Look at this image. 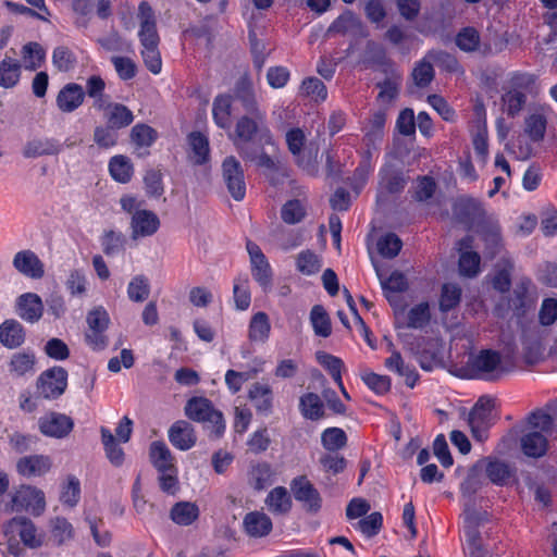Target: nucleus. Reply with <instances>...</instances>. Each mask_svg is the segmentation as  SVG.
I'll use <instances>...</instances> for the list:
<instances>
[{"instance_id":"nucleus-27","label":"nucleus","mask_w":557,"mask_h":557,"mask_svg":"<svg viewBox=\"0 0 557 557\" xmlns=\"http://www.w3.org/2000/svg\"><path fill=\"white\" fill-rule=\"evenodd\" d=\"M25 342V330L23 325L13 319L5 320L0 325V343L7 348L20 347Z\"/></svg>"},{"instance_id":"nucleus-61","label":"nucleus","mask_w":557,"mask_h":557,"mask_svg":"<svg viewBox=\"0 0 557 557\" xmlns=\"http://www.w3.org/2000/svg\"><path fill=\"white\" fill-rule=\"evenodd\" d=\"M273 237L283 250H290L300 246L304 242V236L300 231L284 232V230L275 231Z\"/></svg>"},{"instance_id":"nucleus-60","label":"nucleus","mask_w":557,"mask_h":557,"mask_svg":"<svg viewBox=\"0 0 557 557\" xmlns=\"http://www.w3.org/2000/svg\"><path fill=\"white\" fill-rule=\"evenodd\" d=\"M401 246L403 243L400 238L393 233L382 236L377 242V250L380 255L388 259L396 257L399 253Z\"/></svg>"},{"instance_id":"nucleus-31","label":"nucleus","mask_w":557,"mask_h":557,"mask_svg":"<svg viewBox=\"0 0 557 557\" xmlns=\"http://www.w3.org/2000/svg\"><path fill=\"white\" fill-rule=\"evenodd\" d=\"M385 367L389 371L396 372L398 375L405 377V383L409 387H413L418 381V373L414 368L405 364L404 359L399 351L392 350L391 357L385 360Z\"/></svg>"},{"instance_id":"nucleus-59","label":"nucleus","mask_w":557,"mask_h":557,"mask_svg":"<svg viewBox=\"0 0 557 557\" xmlns=\"http://www.w3.org/2000/svg\"><path fill=\"white\" fill-rule=\"evenodd\" d=\"M157 138V132L147 124H136L131 131V139L137 147H149Z\"/></svg>"},{"instance_id":"nucleus-30","label":"nucleus","mask_w":557,"mask_h":557,"mask_svg":"<svg viewBox=\"0 0 557 557\" xmlns=\"http://www.w3.org/2000/svg\"><path fill=\"white\" fill-rule=\"evenodd\" d=\"M249 399L253 403L258 412L269 414L273 406V392L269 384L255 383L248 392Z\"/></svg>"},{"instance_id":"nucleus-8","label":"nucleus","mask_w":557,"mask_h":557,"mask_svg":"<svg viewBox=\"0 0 557 557\" xmlns=\"http://www.w3.org/2000/svg\"><path fill=\"white\" fill-rule=\"evenodd\" d=\"M37 391L47 399L59 398L67 386V372L62 367H53L44 371L37 379Z\"/></svg>"},{"instance_id":"nucleus-63","label":"nucleus","mask_w":557,"mask_h":557,"mask_svg":"<svg viewBox=\"0 0 557 557\" xmlns=\"http://www.w3.org/2000/svg\"><path fill=\"white\" fill-rule=\"evenodd\" d=\"M250 263L253 278L264 288L270 286L272 282V271L267 258L263 257Z\"/></svg>"},{"instance_id":"nucleus-57","label":"nucleus","mask_w":557,"mask_h":557,"mask_svg":"<svg viewBox=\"0 0 557 557\" xmlns=\"http://www.w3.org/2000/svg\"><path fill=\"white\" fill-rule=\"evenodd\" d=\"M483 485V472L478 469V462L470 469L466 480L461 483L462 496L471 498Z\"/></svg>"},{"instance_id":"nucleus-2","label":"nucleus","mask_w":557,"mask_h":557,"mask_svg":"<svg viewBox=\"0 0 557 557\" xmlns=\"http://www.w3.org/2000/svg\"><path fill=\"white\" fill-rule=\"evenodd\" d=\"M122 210L131 215L129 230L134 240L154 235L160 227L159 216L144 208V201L133 195H123L120 198Z\"/></svg>"},{"instance_id":"nucleus-1","label":"nucleus","mask_w":557,"mask_h":557,"mask_svg":"<svg viewBox=\"0 0 557 557\" xmlns=\"http://www.w3.org/2000/svg\"><path fill=\"white\" fill-rule=\"evenodd\" d=\"M44 536L38 533L34 523L25 518H13L3 527V541L8 554L20 556L23 545L29 548H37L42 545Z\"/></svg>"},{"instance_id":"nucleus-32","label":"nucleus","mask_w":557,"mask_h":557,"mask_svg":"<svg viewBox=\"0 0 557 557\" xmlns=\"http://www.w3.org/2000/svg\"><path fill=\"white\" fill-rule=\"evenodd\" d=\"M271 323L265 312L255 313L249 322L248 338L256 343H265L270 336Z\"/></svg>"},{"instance_id":"nucleus-9","label":"nucleus","mask_w":557,"mask_h":557,"mask_svg":"<svg viewBox=\"0 0 557 557\" xmlns=\"http://www.w3.org/2000/svg\"><path fill=\"white\" fill-rule=\"evenodd\" d=\"M223 182L234 200L240 201L246 195L245 174L240 162L230 156L222 162Z\"/></svg>"},{"instance_id":"nucleus-54","label":"nucleus","mask_w":557,"mask_h":557,"mask_svg":"<svg viewBox=\"0 0 557 557\" xmlns=\"http://www.w3.org/2000/svg\"><path fill=\"white\" fill-rule=\"evenodd\" d=\"M323 447L329 451H336L346 446V433L339 428H329L321 435Z\"/></svg>"},{"instance_id":"nucleus-14","label":"nucleus","mask_w":557,"mask_h":557,"mask_svg":"<svg viewBox=\"0 0 557 557\" xmlns=\"http://www.w3.org/2000/svg\"><path fill=\"white\" fill-rule=\"evenodd\" d=\"M38 423L39 430L42 434L55 438H63L67 436L74 428L73 419L59 412L45 414L39 419Z\"/></svg>"},{"instance_id":"nucleus-35","label":"nucleus","mask_w":557,"mask_h":557,"mask_svg":"<svg viewBox=\"0 0 557 557\" xmlns=\"http://www.w3.org/2000/svg\"><path fill=\"white\" fill-rule=\"evenodd\" d=\"M381 285L386 299L392 306L397 305L398 294L408 288L406 276L398 271L393 272L388 278L381 280Z\"/></svg>"},{"instance_id":"nucleus-15","label":"nucleus","mask_w":557,"mask_h":557,"mask_svg":"<svg viewBox=\"0 0 557 557\" xmlns=\"http://www.w3.org/2000/svg\"><path fill=\"white\" fill-rule=\"evenodd\" d=\"M12 264L14 269L26 277L40 280L45 275V264L30 249L17 251Z\"/></svg>"},{"instance_id":"nucleus-16","label":"nucleus","mask_w":557,"mask_h":557,"mask_svg":"<svg viewBox=\"0 0 557 557\" xmlns=\"http://www.w3.org/2000/svg\"><path fill=\"white\" fill-rule=\"evenodd\" d=\"M473 238L466 236L457 243V249L460 252L459 272L463 276L474 277L480 272L481 258L478 252L471 251Z\"/></svg>"},{"instance_id":"nucleus-53","label":"nucleus","mask_w":557,"mask_h":557,"mask_svg":"<svg viewBox=\"0 0 557 557\" xmlns=\"http://www.w3.org/2000/svg\"><path fill=\"white\" fill-rule=\"evenodd\" d=\"M150 294L149 281L144 275L134 276L127 286V295L132 301L143 302Z\"/></svg>"},{"instance_id":"nucleus-24","label":"nucleus","mask_w":557,"mask_h":557,"mask_svg":"<svg viewBox=\"0 0 557 557\" xmlns=\"http://www.w3.org/2000/svg\"><path fill=\"white\" fill-rule=\"evenodd\" d=\"M107 124L115 129L125 128L134 121L133 112L122 103L103 104Z\"/></svg>"},{"instance_id":"nucleus-7","label":"nucleus","mask_w":557,"mask_h":557,"mask_svg":"<svg viewBox=\"0 0 557 557\" xmlns=\"http://www.w3.org/2000/svg\"><path fill=\"white\" fill-rule=\"evenodd\" d=\"M494 399L488 396H482L478 399L469 413L468 423L472 435L483 441L486 437V430L493 422Z\"/></svg>"},{"instance_id":"nucleus-48","label":"nucleus","mask_w":557,"mask_h":557,"mask_svg":"<svg viewBox=\"0 0 557 557\" xmlns=\"http://www.w3.org/2000/svg\"><path fill=\"white\" fill-rule=\"evenodd\" d=\"M299 94L300 96L310 98L315 102H322L327 97V89L321 79L317 77H307L300 85Z\"/></svg>"},{"instance_id":"nucleus-6","label":"nucleus","mask_w":557,"mask_h":557,"mask_svg":"<svg viewBox=\"0 0 557 557\" xmlns=\"http://www.w3.org/2000/svg\"><path fill=\"white\" fill-rule=\"evenodd\" d=\"M263 123L264 119H258L247 113L237 120L234 133L228 134L238 153L244 159H252L247 144L252 140L258 132L263 133L265 144H272V135L268 128L263 127Z\"/></svg>"},{"instance_id":"nucleus-18","label":"nucleus","mask_w":557,"mask_h":557,"mask_svg":"<svg viewBox=\"0 0 557 557\" xmlns=\"http://www.w3.org/2000/svg\"><path fill=\"white\" fill-rule=\"evenodd\" d=\"M478 469L496 485H505L511 476L509 465L494 457H486L478 461Z\"/></svg>"},{"instance_id":"nucleus-25","label":"nucleus","mask_w":557,"mask_h":557,"mask_svg":"<svg viewBox=\"0 0 557 557\" xmlns=\"http://www.w3.org/2000/svg\"><path fill=\"white\" fill-rule=\"evenodd\" d=\"M521 449L528 457L540 458L548 448L547 435L537 431H527L521 440Z\"/></svg>"},{"instance_id":"nucleus-62","label":"nucleus","mask_w":557,"mask_h":557,"mask_svg":"<svg viewBox=\"0 0 557 557\" xmlns=\"http://www.w3.org/2000/svg\"><path fill=\"white\" fill-rule=\"evenodd\" d=\"M528 431H537L542 434H549L553 426V419L544 411L537 410L528 417Z\"/></svg>"},{"instance_id":"nucleus-55","label":"nucleus","mask_w":557,"mask_h":557,"mask_svg":"<svg viewBox=\"0 0 557 557\" xmlns=\"http://www.w3.org/2000/svg\"><path fill=\"white\" fill-rule=\"evenodd\" d=\"M104 88H106V83L98 75L90 76L86 82L85 96L88 95V97L94 99V107L98 110L103 109Z\"/></svg>"},{"instance_id":"nucleus-5","label":"nucleus","mask_w":557,"mask_h":557,"mask_svg":"<svg viewBox=\"0 0 557 557\" xmlns=\"http://www.w3.org/2000/svg\"><path fill=\"white\" fill-rule=\"evenodd\" d=\"M472 379L495 381L508 372L502 355L493 349H482L471 355L467 362Z\"/></svg>"},{"instance_id":"nucleus-40","label":"nucleus","mask_w":557,"mask_h":557,"mask_svg":"<svg viewBox=\"0 0 557 557\" xmlns=\"http://www.w3.org/2000/svg\"><path fill=\"white\" fill-rule=\"evenodd\" d=\"M64 286L72 297H84L88 289V280L83 269H72L64 281Z\"/></svg>"},{"instance_id":"nucleus-46","label":"nucleus","mask_w":557,"mask_h":557,"mask_svg":"<svg viewBox=\"0 0 557 557\" xmlns=\"http://www.w3.org/2000/svg\"><path fill=\"white\" fill-rule=\"evenodd\" d=\"M272 475L271 466L267 462H260L251 467L248 473V482L253 488L261 491L272 483Z\"/></svg>"},{"instance_id":"nucleus-49","label":"nucleus","mask_w":557,"mask_h":557,"mask_svg":"<svg viewBox=\"0 0 557 557\" xmlns=\"http://www.w3.org/2000/svg\"><path fill=\"white\" fill-rule=\"evenodd\" d=\"M310 322L315 335L321 337H329L331 335V320L322 306L315 305L312 307L310 312Z\"/></svg>"},{"instance_id":"nucleus-58","label":"nucleus","mask_w":557,"mask_h":557,"mask_svg":"<svg viewBox=\"0 0 557 557\" xmlns=\"http://www.w3.org/2000/svg\"><path fill=\"white\" fill-rule=\"evenodd\" d=\"M502 101L503 110L509 116H515L522 110L525 103V95L521 90L511 89L502 97Z\"/></svg>"},{"instance_id":"nucleus-52","label":"nucleus","mask_w":557,"mask_h":557,"mask_svg":"<svg viewBox=\"0 0 557 557\" xmlns=\"http://www.w3.org/2000/svg\"><path fill=\"white\" fill-rule=\"evenodd\" d=\"M431 320V311L428 302L413 306L407 313V326L410 329H423Z\"/></svg>"},{"instance_id":"nucleus-42","label":"nucleus","mask_w":557,"mask_h":557,"mask_svg":"<svg viewBox=\"0 0 557 557\" xmlns=\"http://www.w3.org/2000/svg\"><path fill=\"white\" fill-rule=\"evenodd\" d=\"M150 458L153 466L158 469L159 472L176 468L174 466L173 456L168 446L163 442H153L151 444Z\"/></svg>"},{"instance_id":"nucleus-33","label":"nucleus","mask_w":557,"mask_h":557,"mask_svg":"<svg viewBox=\"0 0 557 557\" xmlns=\"http://www.w3.org/2000/svg\"><path fill=\"white\" fill-rule=\"evenodd\" d=\"M513 270V262L508 257H502L495 264V274L492 280L493 287L500 292L506 293L511 286V272Z\"/></svg>"},{"instance_id":"nucleus-23","label":"nucleus","mask_w":557,"mask_h":557,"mask_svg":"<svg viewBox=\"0 0 557 557\" xmlns=\"http://www.w3.org/2000/svg\"><path fill=\"white\" fill-rule=\"evenodd\" d=\"M52 462L48 456L32 455L17 461V471L25 476L44 475L51 469Z\"/></svg>"},{"instance_id":"nucleus-21","label":"nucleus","mask_w":557,"mask_h":557,"mask_svg":"<svg viewBox=\"0 0 557 557\" xmlns=\"http://www.w3.org/2000/svg\"><path fill=\"white\" fill-rule=\"evenodd\" d=\"M16 311L18 317L24 321L35 323L42 317V300L35 293L23 294L16 300Z\"/></svg>"},{"instance_id":"nucleus-47","label":"nucleus","mask_w":557,"mask_h":557,"mask_svg":"<svg viewBox=\"0 0 557 557\" xmlns=\"http://www.w3.org/2000/svg\"><path fill=\"white\" fill-rule=\"evenodd\" d=\"M101 441L104 446L106 455L114 466H121L124 461V451L116 443L111 431L104 426L100 429Z\"/></svg>"},{"instance_id":"nucleus-34","label":"nucleus","mask_w":557,"mask_h":557,"mask_svg":"<svg viewBox=\"0 0 557 557\" xmlns=\"http://www.w3.org/2000/svg\"><path fill=\"white\" fill-rule=\"evenodd\" d=\"M199 517V508L195 503L178 502L170 511L171 520L178 525H190Z\"/></svg>"},{"instance_id":"nucleus-44","label":"nucleus","mask_w":557,"mask_h":557,"mask_svg":"<svg viewBox=\"0 0 557 557\" xmlns=\"http://www.w3.org/2000/svg\"><path fill=\"white\" fill-rule=\"evenodd\" d=\"M81 499V482L75 475H67L61 485L60 502L70 508L75 507Z\"/></svg>"},{"instance_id":"nucleus-13","label":"nucleus","mask_w":557,"mask_h":557,"mask_svg":"<svg viewBox=\"0 0 557 557\" xmlns=\"http://www.w3.org/2000/svg\"><path fill=\"white\" fill-rule=\"evenodd\" d=\"M472 144L475 153L482 161H485L488 154L486 113L483 104L474 107V119L471 122Z\"/></svg>"},{"instance_id":"nucleus-43","label":"nucleus","mask_w":557,"mask_h":557,"mask_svg":"<svg viewBox=\"0 0 557 557\" xmlns=\"http://www.w3.org/2000/svg\"><path fill=\"white\" fill-rule=\"evenodd\" d=\"M21 77V64L12 58H4L0 62V86L3 88L14 87Z\"/></svg>"},{"instance_id":"nucleus-28","label":"nucleus","mask_w":557,"mask_h":557,"mask_svg":"<svg viewBox=\"0 0 557 557\" xmlns=\"http://www.w3.org/2000/svg\"><path fill=\"white\" fill-rule=\"evenodd\" d=\"M233 98L230 95H218L212 102V116L218 127L230 129L232 124Z\"/></svg>"},{"instance_id":"nucleus-20","label":"nucleus","mask_w":557,"mask_h":557,"mask_svg":"<svg viewBox=\"0 0 557 557\" xmlns=\"http://www.w3.org/2000/svg\"><path fill=\"white\" fill-rule=\"evenodd\" d=\"M62 150V145L53 138L35 137L26 141L22 153L26 159H36L44 156H55Z\"/></svg>"},{"instance_id":"nucleus-36","label":"nucleus","mask_w":557,"mask_h":557,"mask_svg":"<svg viewBox=\"0 0 557 557\" xmlns=\"http://www.w3.org/2000/svg\"><path fill=\"white\" fill-rule=\"evenodd\" d=\"M299 409L306 419L320 420L324 417V404L314 393L304 394L299 399Z\"/></svg>"},{"instance_id":"nucleus-38","label":"nucleus","mask_w":557,"mask_h":557,"mask_svg":"<svg viewBox=\"0 0 557 557\" xmlns=\"http://www.w3.org/2000/svg\"><path fill=\"white\" fill-rule=\"evenodd\" d=\"M188 144L191 150L190 159L196 164H202L209 159V140L200 132H193L188 135Z\"/></svg>"},{"instance_id":"nucleus-50","label":"nucleus","mask_w":557,"mask_h":557,"mask_svg":"<svg viewBox=\"0 0 557 557\" xmlns=\"http://www.w3.org/2000/svg\"><path fill=\"white\" fill-rule=\"evenodd\" d=\"M321 267V258L311 250H302L296 257V268L304 275H313Z\"/></svg>"},{"instance_id":"nucleus-17","label":"nucleus","mask_w":557,"mask_h":557,"mask_svg":"<svg viewBox=\"0 0 557 557\" xmlns=\"http://www.w3.org/2000/svg\"><path fill=\"white\" fill-rule=\"evenodd\" d=\"M84 100L85 90L83 86L76 83H69L58 92L55 102L61 112L71 113L78 109Z\"/></svg>"},{"instance_id":"nucleus-3","label":"nucleus","mask_w":557,"mask_h":557,"mask_svg":"<svg viewBox=\"0 0 557 557\" xmlns=\"http://www.w3.org/2000/svg\"><path fill=\"white\" fill-rule=\"evenodd\" d=\"M286 145L293 154L296 164L309 176L319 174V146L314 141H308L301 128H292L286 135Z\"/></svg>"},{"instance_id":"nucleus-29","label":"nucleus","mask_w":557,"mask_h":557,"mask_svg":"<svg viewBox=\"0 0 557 557\" xmlns=\"http://www.w3.org/2000/svg\"><path fill=\"white\" fill-rule=\"evenodd\" d=\"M244 529L251 537H262L268 535L272 530L271 519L263 512L252 511L245 516Z\"/></svg>"},{"instance_id":"nucleus-26","label":"nucleus","mask_w":557,"mask_h":557,"mask_svg":"<svg viewBox=\"0 0 557 557\" xmlns=\"http://www.w3.org/2000/svg\"><path fill=\"white\" fill-rule=\"evenodd\" d=\"M236 96L248 114H252L258 119H265V113L260 110L253 92L252 84L248 78H242L237 83Z\"/></svg>"},{"instance_id":"nucleus-19","label":"nucleus","mask_w":557,"mask_h":557,"mask_svg":"<svg viewBox=\"0 0 557 557\" xmlns=\"http://www.w3.org/2000/svg\"><path fill=\"white\" fill-rule=\"evenodd\" d=\"M37 358L32 350L14 352L9 360L8 371L12 377L32 376L36 372Z\"/></svg>"},{"instance_id":"nucleus-4","label":"nucleus","mask_w":557,"mask_h":557,"mask_svg":"<svg viewBox=\"0 0 557 557\" xmlns=\"http://www.w3.org/2000/svg\"><path fill=\"white\" fill-rule=\"evenodd\" d=\"M186 416L197 422L206 423L209 437L220 438L225 432V421L221 411L216 410L212 403L203 397H194L185 406Z\"/></svg>"},{"instance_id":"nucleus-12","label":"nucleus","mask_w":557,"mask_h":557,"mask_svg":"<svg viewBox=\"0 0 557 557\" xmlns=\"http://www.w3.org/2000/svg\"><path fill=\"white\" fill-rule=\"evenodd\" d=\"M137 18L139 21L138 37L143 47L159 46L157 21L152 8L147 2L138 7Z\"/></svg>"},{"instance_id":"nucleus-11","label":"nucleus","mask_w":557,"mask_h":557,"mask_svg":"<svg viewBox=\"0 0 557 557\" xmlns=\"http://www.w3.org/2000/svg\"><path fill=\"white\" fill-rule=\"evenodd\" d=\"M290 490L295 499L301 503L307 511L318 512L321 509V495L306 476L295 478L290 483Z\"/></svg>"},{"instance_id":"nucleus-10","label":"nucleus","mask_w":557,"mask_h":557,"mask_svg":"<svg viewBox=\"0 0 557 557\" xmlns=\"http://www.w3.org/2000/svg\"><path fill=\"white\" fill-rule=\"evenodd\" d=\"M46 507L45 494L33 486H21L12 497L13 510H26L39 516Z\"/></svg>"},{"instance_id":"nucleus-37","label":"nucleus","mask_w":557,"mask_h":557,"mask_svg":"<svg viewBox=\"0 0 557 557\" xmlns=\"http://www.w3.org/2000/svg\"><path fill=\"white\" fill-rule=\"evenodd\" d=\"M265 504L269 510L276 515H284L292 508V499L283 486L273 488L267 496Z\"/></svg>"},{"instance_id":"nucleus-56","label":"nucleus","mask_w":557,"mask_h":557,"mask_svg":"<svg viewBox=\"0 0 557 557\" xmlns=\"http://www.w3.org/2000/svg\"><path fill=\"white\" fill-rule=\"evenodd\" d=\"M461 297V289L457 284L447 283L442 287V295L440 299V309L447 312L454 309L459 302Z\"/></svg>"},{"instance_id":"nucleus-45","label":"nucleus","mask_w":557,"mask_h":557,"mask_svg":"<svg viewBox=\"0 0 557 557\" xmlns=\"http://www.w3.org/2000/svg\"><path fill=\"white\" fill-rule=\"evenodd\" d=\"M546 125V116L542 112L535 111L525 117L524 132L531 140L540 141L544 138Z\"/></svg>"},{"instance_id":"nucleus-22","label":"nucleus","mask_w":557,"mask_h":557,"mask_svg":"<svg viewBox=\"0 0 557 557\" xmlns=\"http://www.w3.org/2000/svg\"><path fill=\"white\" fill-rule=\"evenodd\" d=\"M171 444L180 450H188L195 446L197 437L194 426L185 421L178 420L169 430Z\"/></svg>"},{"instance_id":"nucleus-41","label":"nucleus","mask_w":557,"mask_h":557,"mask_svg":"<svg viewBox=\"0 0 557 557\" xmlns=\"http://www.w3.org/2000/svg\"><path fill=\"white\" fill-rule=\"evenodd\" d=\"M307 215V203L300 199L286 201L281 208V219L286 224H297Z\"/></svg>"},{"instance_id":"nucleus-64","label":"nucleus","mask_w":557,"mask_h":557,"mask_svg":"<svg viewBox=\"0 0 557 557\" xmlns=\"http://www.w3.org/2000/svg\"><path fill=\"white\" fill-rule=\"evenodd\" d=\"M361 379L376 394H385L391 389V379L387 375L364 371Z\"/></svg>"},{"instance_id":"nucleus-39","label":"nucleus","mask_w":557,"mask_h":557,"mask_svg":"<svg viewBox=\"0 0 557 557\" xmlns=\"http://www.w3.org/2000/svg\"><path fill=\"white\" fill-rule=\"evenodd\" d=\"M109 172L114 181L125 184L132 180L134 169L131 160L120 154L111 158Z\"/></svg>"},{"instance_id":"nucleus-51","label":"nucleus","mask_w":557,"mask_h":557,"mask_svg":"<svg viewBox=\"0 0 557 557\" xmlns=\"http://www.w3.org/2000/svg\"><path fill=\"white\" fill-rule=\"evenodd\" d=\"M24 67L35 71L41 66L45 60V50L37 42H28L22 49Z\"/></svg>"}]
</instances>
